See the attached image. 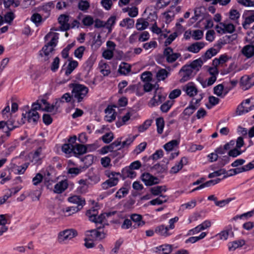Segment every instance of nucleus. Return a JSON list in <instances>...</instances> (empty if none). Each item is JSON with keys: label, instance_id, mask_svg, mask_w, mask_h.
Instances as JSON below:
<instances>
[{"label": "nucleus", "instance_id": "nucleus-1", "mask_svg": "<svg viewBox=\"0 0 254 254\" xmlns=\"http://www.w3.org/2000/svg\"><path fill=\"white\" fill-rule=\"evenodd\" d=\"M59 34L57 33L50 32L46 35L45 40H50V41L43 47L40 52V56L43 61L47 62L49 60L50 54L54 51V48L57 44Z\"/></svg>", "mask_w": 254, "mask_h": 254}, {"label": "nucleus", "instance_id": "nucleus-2", "mask_svg": "<svg viewBox=\"0 0 254 254\" xmlns=\"http://www.w3.org/2000/svg\"><path fill=\"white\" fill-rule=\"evenodd\" d=\"M72 88V96L77 100L78 103L82 101L83 99L86 96L88 93L89 89L86 86L77 83H72L69 85Z\"/></svg>", "mask_w": 254, "mask_h": 254}, {"label": "nucleus", "instance_id": "nucleus-3", "mask_svg": "<svg viewBox=\"0 0 254 254\" xmlns=\"http://www.w3.org/2000/svg\"><path fill=\"white\" fill-rule=\"evenodd\" d=\"M179 220L178 217H175L169 220V226L160 225L156 227L155 232L158 235L165 237H168L173 234V230L175 228V223Z\"/></svg>", "mask_w": 254, "mask_h": 254}, {"label": "nucleus", "instance_id": "nucleus-4", "mask_svg": "<svg viewBox=\"0 0 254 254\" xmlns=\"http://www.w3.org/2000/svg\"><path fill=\"white\" fill-rule=\"evenodd\" d=\"M86 214L91 221L100 224L103 222L106 217H108L110 215V213H102L97 216V211L94 209L87 211Z\"/></svg>", "mask_w": 254, "mask_h": 254}, {"label": "nucleus", "instance_id": "nucleus-5", "mask_svg": "<svg viewBox=\"0 0 254 254\" xmlns=\"http://www.w3.org/2000/svg\"><path fill=\"white\" fill-rule=\"evenodd\" d=\"M77 235L76 230L71 229H66L61 232L58 235V241L63 243L65 241L70 240Z\"/></svg>", "mask_w": 254, "mask_h": 254}, {"label": "nucleus", "instance_id": "nucleus-6", "mask_svg": "<svg viewBox=\"0 0 254 254\" xmlns=\"http://www.w3.org/2000/svg\"><path fill=\"white\" fill-rule=\"evenodd\" d=\"M163 55L166 58V61L169 63H174L181 57L180 53H174L173 49L171 47H167L164 49Z\"/></svg>", "mask_w": 254, "mask_h": 254}, {"label": "nucleus", "instance_id": "nucleus-7", "mask_svg": "<svg viewBox=\"0 0 254 254\" xmlns=\"http://www.w3.org/2000/svg\"><path fill=\"white\" fill-rule=\"evenodd\" d=\"M165 99V96L163 95L159 89L155 91L153 98L150 100L148 104L150 107H154L160 104Z\"/></svg>", "mask_w": 254, "mask_h": 254}, {"label": "nucleus", "instance_id": "nucleus-8", "mask_svg": "<svg viewBox=\"0 0 254 254\" xmlns=\"http://www.w3.org/2000/svg\"><path fill=\"white\" fill-rule=\"evenodd\" d=\"M193 70L191 69V67L188 65H185L181 68L180 71V74L182 76L180 79L181 82H184L189 80L192 76Z\"/></svg>", "mask_w": 254, "mask_h": 254}, {"label": "nucleus", "instance_id": "nucleus-9", "mask_svg": "<svg viewBox=\"0 0 254 254\" xmlns=\"http://www.w3.org/2000/svg\"><path fill=\"white\" fill-rule=\"evenodd\" d=\"M141 180L146 186H152L159 183V180L157 177H154L148 173H144L142 174Z\"/></svg>", "mask_w": 254, "mask_h": 254}, {"label": "nucleus", "instance_id": "nucleus-10", "mask_svg": "<svg viewBox=\"0 0 254 254\" xmlns=\"http://www.w3.org/2000/svg\"><path fill=\"white\" fill-rule=\"evenodd\" d=\"M182 90L186 94L190 97H192L196 95L198 92V90L194 83L190 82L185 85L182 87Z\"/></svg>", "mask_w": 254, "mask_h": 254}, {"label": "nucleus", "instance_id": "nucleus-11", "mask_svg": "<svg viewBox=\"0 0 254 254\" xmlns=\"http://www.w3.org/2000/svg\"><path fill=\"white\" fill-rule=\"evenodd\" d=\"M22 116L24 118H27L29 123L36 124L40 116L38 112L34 110H30L25 114L23 113Z\"/></svg>", "mask_w": 254, "mask_h": 254}, {"label": "nucleus", "instance_id": "nucleus-12", "mask_svg": "<svg viewBox=\"0 0 254 254\" xmlns=\"http://www.w3.org/2000/svg\"><path fill=\"white\" fill-rule=\"evenodd\" d=\"M58 21L60 26V30L62 31H67L70 29L69 21V16L65 14L61 15L58 18Z\"/></svg>", "mask_w": 254, "mask_h": 254}, {"label": "nucleus", "instance_id": "nucleus-13", "mask_svg": "<svg viewBox=\"0 0 254 254\" xmlns=\"http://www.w3.org/2000/svg\"><path fill=\"white\" fill-rule=\"evenodd\" d=\"M252 78L248 75H244L241 78L240 84L244 90H246L254 85V82H252Z\"/></svg>", "mask_w": 254, "mask_h": 254}, {"label": "nucleus", "instance_id": "nucleus-14", "mask_svg": "<svg viewBox=\"0 0 254 254\" xmlns=\"http://www.w3.org/2000/svg\"><path fill=\"white\" fill-rule=\"evenodd\" d=\"M68 200L69 202L73 203L75 207H77L81 210L85 204V200L82 199L80 196L74 195L68 197Z\"/></svg>", "mask_w": 254, "mask_h": 254}, {"label": "nucleus", "instance_id": "nucleus-15", "mask_svg": "<svg viewBox=\"0 0 254 254\" xmlns=\"http://www.w3.org/2000/svg\"><path fill=\"white\" fill-rule=\"evenodd\" d=\"M205 45V44L203 42H196L189 46L187 48V50L193 53H197L204 48Z\"/></svg>", "mask_w": 254, "mask_h": 254}, {"label": "nucleus", "instance_id": "nucleus-16", "mask_svg": "<svg viewBox=\"0 0 254 254\" xmlns=\"http://www.w3.org/2000/svg\"><path fill=\"white\" fill-rule=\"evenodd\" d=\"M87 147L86 146L81 144L75 143L73 146V155L75 156L82 155L86 152Z\"/></svg>", "mask_w": 254, "mask_h": 254}, {"label": "nucleus", "instance_id": "nucleus-17", "mask_svg": "<svg viewBox=\"0 0 254 254\" xmlns=\"http://www.w3.org/2000/svg\"><path fill=\"white\" fill-rule=\"evenodd\" d=\"M119 181V178H111L102 184V188L104 190H107L111 187L116 186Z\"/></svg>", "mask_w": 254, "mask_h": 254}, {"label": "nucleus", "instance_id": "nucleus-18", "mask_svg": "<svg viewBox=\"0 0 254 254\" xmlns=\"http://www.w3.org/2000/svg\"><path fill=\"white\" fill-rule=\"evenodd\" d=\"M167 190L165 186H157L152 187L150 189V191L154 195H160V197L166 198L167 196L160 194L163 191L165 192Z\"/></svg>", "mask_w": 254, "mask_h": 254}, {"label": "nucleus", "instance_id": "nucleus-19", "mask_svg": "<svg viewBox=\"0 0 254 254\" xmlns=\"http://www.w3.org/2000/svg\"><path fill=\"white\" fill-rule=\"evenodd\" d=\"M67 181L66 180L62 181L55 186L54 191L56 193H61L67 188Z\"/></svg>", "mask_w": 254, "mask_h": 254}, {"label": "nucleus", "instance_id": "nucleus-20", "mask_svg": "<svg viewBox=\"0 0 254 254\" xmlns=\"http://www.w3.org/2000/svg\"><path fill=\"white\" fill-rule=\"evenodd\" d=\"M78 63L76 61H71L69 62L67 67L65 68L62 67L61 72L65 70V74L66 76L70 75L74 69L78 66Z\"/></svg>", "mask_w": 254, "mask_h": 254}, {"label": "nucleus", "instance_id": "nucleus-21", "mask_svg": "<svg viewBox=\"0 0 254 254\" xmlns=\"http://www.w3.org/2000/svg\"><path fill=\"white\" fill-rule=\"evenodd\" d=\"M79 209L74 206H71L63 208L61 213L65 217L69 216L79 211Z\"/></svg>", "mask_w": 254, "mask_h": 254}, {"label": "nucleus", "instance_id": "nucleus-22", "mask_svg": "<svg viewBox=\"0 0 254 254\" xmlns=\"http://www.w3.org/2000/svg\"><path fill=\"white\" fill-rule=\"evenodd\" d=\"M242 53L247 58H250L254 55V46L248 45L242 50Z\"/></svg>", "mask_w": 254, "mask_h": 254}, {"label": "nucleus", "instance_id": "nucleus-23", "mask_svg": "<svg viewBox=\"0 0 254 254\" xmlns=\"http://www.w3.org/2000/svg\"><path fill=\"white\" fill-rule=\"evenodd\" d=\"M131 220L136 224L133 226L134 228L142 226L144 225L145 222L142 221V217L140 214H133L130 215Z\"/></svg>", "mask_w": 254, "mask_h": 254}, {"label": "nucleus", "instance_id": "nucleus-24", "mask_svg": "<svg viewBox=\"0 0 254 254\" xmlns=\"http://www.w3.org/2000/svg\"><path fill=\"white\" fill-rule=\"evenodd\" d=\"M218 53V50L214 48H211L207 50L203 55L201 58L205 62L207 60L210 59L212 57Z\"/></svg>", "mask_w": 254, "mask_h": 254}, {"label": "nucleus", "instance_id": "nucleus-25", "mask_svg": "<svg viewBox=\"0 0 254 254\" xmlns=\"http://www.w3.org/2000/svg\"><path fill=\"white\" fill-rule=\"evenodd\" d=\"M248 13L249 15L245 18V21L242 23L243 27L245 29H248L249 26L254 22V11H250Z\"/></svg>", "mask_w": 254, "mask_h": 254}, {"label": "nucleus", "instance_id": "nucleus-26", "mask_svg": "<svg viewBox=\"0 0 254 254\" xmlns=\"http://www.w3.org/2000/svg\"><path fill=\"white\" fill-rule=\"evenodd\" d=\"M214 93L217 96L223 98L227 94L228 91L224 89V86L222 84H218L213 88Z\"/></svg>", "mask_w": 254, "mask_h": 254}, {"label": "nucleus", "instance_id": "nucleus-27", "mask_svg": "<svg viewBox=\"0 0 254 254\" xmlns=\"http://www.w3.org/2000/svg\"><path fill=\"white\" fill-rule=\"evenodd\" d=\"M229 58L225 55H221L219 58H215L213 60L212 65L214 66H218L219 65H222L228 60Z\"/></svg>", "mask_w": 254, "mask_h": 254}, {"label": "nucleus", "instance_id": "nucleus-28", "mask_svg": "<svg viewBox=\"0 0 254 254\" xmlns=\"http://www.w3.org/2000/svg\"><path fill=\"white\" fill-rule=\"evenodd\" d=\"M204 62L203 60L200 58L193 61L190 65H188V66H190L191 69L192 70H195L196 71H198L202 66Z\"/></svg>", "mask_w": 254, "mask_h": 254}, {"label": "nucleus", "instance_id": "nucleus-29", "mask_svg": "<svg viewBox=\"0 0 254 254\" xmlns=\"http://www.w3.org/2000/svg\"><path fill=\"white\" fill-rule=\"evenodd\" d=\"M122 174L125 178L131 179L135 178L136 175V172L128 167H126L123 169Z\"/></svg>", "mask_w": 254, "mask_h": 254}, {"label": "nucleus", "instance_id": "nucleus-30", "mask_svg": "<svg viewBox=\"0 0 254 254\" xmlns=\"http://www.w3.org/2000/svg\"><path fill=\"white\" fill-rule=\"evenodd\" d=\"M244 102H242L240 105H239L236 110V114L237 115H241L245 113H248L249 111L253 110L254 108V106H251L249 108H245L244 106Z\"/></svg>", "mask_w": 254, "mask_h": 254}, {"label": "nucleus", "instance_id": "nucleus-31", "mask_svg": "<svg viewBox=\"0 0 254 254\" xmlns=\"http://www.w3.org/2000/svg\"><path fill=\"white\" fill-rule=\"evenodd\" d=\"M148 22L143 18H139L137 20L136 28L138 30H143L148 26Z\"/></svg>", "mask_w": 254, "mask_h": 254}, {"label": "nucleus", "instance_id": "nucleus-32", "mask_svg": "<svg viewBox=\"0 0 254 254\" xmlns=\"http://www.w3.org/2000/svg\"><path fill=\"white\" fill-rule=\"evenodd\" d=\"M245 244V242L243 240L234 241L229 245V250L230 251H233L236 249L242 247Z\"/></svg>", "mask_w": 254, "mask_h": 254}, {"label": "nucleus", "instance_id": "nucleus-33", "mask_svg": "<svg viewBox=\"0 0 254 254\" xmlns=\"http://www.w3.org/2000/svg\"><path fill=\"white\" fill-rule=\"evenodd\" d=\"M179 144V141L174 139L172 140L167 143H166L164 145V148L167 151H172L175 147H177L178 146Z\"/></svg>", "mask_w": 254, "mask_h": 254}, {"label": "nucleus", "instance_id": "nucleus-34", "mask_svg": "<svg viewBox=\"0 0 254 254\" xmlns=\"http://www.w3.org/2000/svg\"><path fill=\"white\" fill-rule=\"evenodd\" d=\"M220 24L223 26L224 33H232L235 31V26L232 23L220 22Z\"/></svg>", "mask_w": 254, "mask_h": 254}, {"label": "nucleus", "instance_id": "nucleus-35", "mask_svg": "<svg viewBox=\"0 0 254 254\" xmlns=\"http://www.w3.org/2000/svg\"><path fill=\"white\" fill-rule=\"evenodd\" d=\"M197 107L198 106H195L194 105H193L192 102L191 101L189 106L184 110L183 114L184 116L189 117L194 113Z\"/></svg>", "mask_w": 254, "mask_h": 254}, {"label": "nucleus", "instance_id": "nucleus-36", "mask_svg": "<svg viewBox=\"0 0 254 254\" xmlns=\"http://www.w3.org/2000/svg\"><path fill=\"white\" fill-rule=\"evenodd\" d=\"M134 21L130 18H126L124 19L120 23V26L122 27H127V29L133 27Z\"/></svg>", "mask_w": 254, "mask_h": 254}, {"label": "nucleus", "instance_id": "nucleus-37", "mask_svg": "<svg viewBox=\"0 0 254 254\" xmlns=\"http://www.w3.org/2000/svg\"><path fill=\"white\" fill-rule=\"evenodd\" d=\"M100 71L104 75H108L110 72V67L106 63H101L99 64Z\"/></svg>", "mask_w": 254, "mask_h": 254}, {"label": "nucleus", "instance_id": "nucleus-38", "mask_svg": "<svg viewBox=\"0 0 254 254\" xmlns=\"http://www.w3.org/2000/svg\"><path fill=\"white\" fill-rule=\"evenodd\" d=\"M5 129L4 130V132L6 133V136L9 137L10 135V131L14 129L16 127L13 126V123L11 121H7L5 122Z\"/></svg>", "mask_w": 254, "mask_h": 254}, {"label": "nucleus", "instance_id": "nucleus-39", "mask_svg": "<svg viewBox=\"0 0 254 254\" xmlns=\"http://www.w3.org/2000/svg\"><path fill=\"white\" fill-rule=\"evenodd\" d=\"M90 7V3L86 0H80L78 3V8L80 10L85 11Z\"/></svg>", "mask_w": 254, "mask_h": 254}, {"label": "nucleus", "instance_id": "nucleus-40", "mask_svg": "<svg viewBox=\"0 0 254 254\" xmlns=\"http://www.w3.org/2000/svg\"><path fill=\"white\" fill-rule=\"evenodd\" d=\"M156 124L157 126V130L159 134L163 132L164 127V121L163 118H158L156 120Z\"/></svg>", "mask_w": 254, "mask_h": 254}, {"label": "nucleus", "instance_id": "nucleus-41", "mask_svg": "<svg viewBox=\"0 0 254 254\" xmlns=\"http://www.w3.org/2000/svg\"><path fill=\"white\" fill-rule=\"evenodd\" d=\"M130 71V67L129 65L125 63H123L120 65L119 72L123 74H126Z\"/></svg>", "mask_w": 254, "mask_h": 254}, {"label": "nucleus", "instance_id": "nucleus-42", "mask_svg": "<svg viewBox=\"0 0 254 254\" xmlns=\"http://www.w3.org/2000/svg\"><path fill=\"white\" fill-rule=\"evenodd\" d=\"M156 249L164 252V254H169L171 253L172 251V246L169 244H166L157 247Z\"/></svg>", "mask_w": 254, "mask_h": 254}, {"label": "nucleus", "instance_id": "nucleus-43", "mask_svg": "<svg viewBox=\"0 0 254 254\" xmlns=\"http://www.w3.org/2000/svg\"><path fill=\"white\" fill-rule=\"evenodd\" d=\"M73 144L65 143L62 146V151L66 154H73Z\"/></svg>", "mask_w": 254, "mask_h": 254}, {"label": "nucleus", "instance_id": "nucleus-44", "mask_svg": "<svg viewBox=\"0 0 254 254\" xmlns=\"http://www.w3.org/2000/svg\"><path fill=\"white\" fill-rule=\"evenodd\" d=\"M135 138V135H129L126 140L122 142L121 146L118 149L125 147H128L134 140Z\"/></svg>", "mask_w": 254, "mask_h": 254}, {"label": "nucleus", "instance_id": "nucleus-45", "mask_svg": "<svg viewBox=\"0 0 254 254\" xmlns=\"http://www.w3.org/2000/svg\"><path fill=\"white\" fill-rule=\"evenodd\" d=\"M168 72L165 69L159 70L156 74V77L158 80H163L168 76Z\"/></svg>", "mask_w": 254, "mask_h": 254}, {"label": "nucleus", "instance_id": "nucleus-46", "mask_svg": "<svg viewBox=\"0 0 254 254\" xmlns=\"http://www.w3.org/2000/svg\"><path fill=\"white\" fill-rule=\"evenodd\" d=\"M85 50V48L84 46H80L74 51V56L78 59H81Z\"/></svg>", "mask_w": 254, "mask_h": 254}, {"label": "nucleus", "instance_id": "nucleus-47", "mask_svg": "<svg viewBox=\"0 0 254 254\" xmlns=\"http://www.w3.org/2000/svg\"><path fill=\"white\" fill-rule=\"evenodd\" d=\"M230 232H231L233 234V232H232L230 230H223L218 234L216 236H218L220 240H226L228 238Z\"/></svg>", "mask_w": 254, "mask_h": 254}, {"label": "nucleus", "instance_id": "nucleus-48", "mask_svg": "<svg viewBox=\"0 0 254 254\" xmlns=\"http://www.w3.org/2000/svg\"><path fill=\"white\" fill-rule=\"evenodd\" d=\"M131 114L130 112H127L125 116L122 117L121 122H117L116 124L118 127H120L121 126L126 124L127 122L131 117Z\"/></svg>", "mask_w": 254, "mask_h": 254}, {"label": "nucleus", "instance_id": "nucleus-49", "mask_svg": "<svg viewBox=\"0 0 254 254\" xmlns=\"http://www.w3.org/2000/svg\"><path fill=\"white\" fill-rule=\"evenodd\" d=\"M203 35V33L202 30H195L192 31L191 37L195 40H198L202 38Z\"/></svg>", "mask_w": 254, "mask_h": 254}, {"label": "nucleus", "instance_id": "nucleus-50", "mask_svg": "<svg viewBox=\"0 0 254 254\" xmlns=\"http://www.w3.org/2000/svg\"><path fill=\"white\" fill-rule=\"evenodd\" d=\"M173 104V101H167L161 106L160 109L164 112H167Z\"/></svg>", "mask_w": 254, "mask_h": 254}, {"label": "nucleus", "instance_id": "nucleus-51", "mask_svg": "<svg viewBox=\"0 0 254 254\" xmlns=\"http://www.w3.org/2000/svg\"><path fill=\"white\" fill-rule=\"evenodd\" d=\"M128 192L127 189L125 188H122L119 190L116 194V197L119 199L124 197Z\"/></svg>", "mask_w": 254, "mask_h": 254}, {"label": "nucleus", "instance_id": "nucleus-52", "mask_svg": "<svg viewBox=\"0 0 254 254\" xmlns=\"http://www.w3.org/2000/svg\"><path fill=\"white\" fill-rule=\"evenodd\" d=\"M82 22L84 26H89L94 23L93 18L90 15H86L82 19Z\"/></svg>", "mask_w": 254, "mask_h": 254}, {"label": "nucleus", "instance_id": "nucleus-53", "mask_svg": "<svg viewBox=\"0 0 254 254\" xmlns=\"http://www.w3.org/2000/svg\"><path fill=\"white\" fill-rule=\"evenodd\" d=\"M28 166L26 164L20 166H15L13 168L16 174H23L26 170Z\"/></svg>", "mask_w": 254, "mask_h": 254}, {"label": "nucleus", "instance_id": "nucleus-54", "mask_svg": "<svg viewBox=\"0 0 254 254\" xmlns=\"http://www.w3.org/2000/svg\"><path fill=\"white\" fill-rule=\"evenodd\" d=\"M114 138L113 133L111 132L106 133L102 137V140L106 143H109L112 141Z\"/></svg>", "mask_w": 254, "mask_h": 254}, {"label": "nucleus", "instance_id": "nucleus-55", "mask_svg": "<svg viewBox=\"0 0 254 254\" xmlns=\"http://www.w3.org/2000/svg\"><path fill=\"white\" fill-rule=\"evenodd\" d=\"M164 16L165 18V21L167 23L170 22L174 17V13L170 10H168L164 13Z\"/></svg>", "mask_w": 254, "mask_h": 254}, {"label": "nucleus", "instance_id": "nucleus-56", "mask_svg": "<svg viewBox=\"0 0 254 254\" xmlns=\"http://www.w3.org/2000/svg\"><path fill=\"white\" fill-rule=\"evenodd\" d=\"M153 88H155V90L159 88V85H153L150 83H146L143 86V89L145 92H149L151 91Z\"/></svg>", "mask_w": 254, "mask_h": 254}, {"label": "nucleus", "instance_id": "nucleus-57", "mask_svg": "<svg viewBox=\"0 0 254 254\" xmlns=\"http://www.w3.org/2000/svg\"><path fill=\"white\" fill-rule=\"evenodd\" d=\"M53 5L54 4L53 2H47L41 7V9L49 14L50 11L52 9V8L53 7Z\"/></svg>", "mask_w": 254, "mask_h": 254}, {"label": "nucleus", "instance_id": "nucleus-58", "mask_svg": "<svg viewBox=\"0 0 254 254\" xmlns=\"http://www.w3.org/2000/svg\"><path fill=\"white\" fill-rule=\"evenodd\" d=\"M151 120H146L144 123L138 127V130L140 132H143L146 130L151 125Z\"/></svg>", "mask_w": 254, "mask_h": 254}, {"label": "nucleus", "instance_id": "nucleus-59", "mask_svg": "<svg viewBox=\"0 0 254 254\" xmlns=\"http://www.w3.org/2000/svg\"><path fill=\"white\" fill-rule=\"evenodd\" d=\"M196 201L193 199L190 202L183 204L181 205V207L183 209H191L194 207L196 205Z\"/></svg>", "mask_w": 254, "mask_h": 254}, {"label": "nucleus", "instance_id": "nucleus-60", "mask_svg": "<svg viewBox=\"0 0 254 254\" xmlns=\"http://www.w3.org/2000/svg\"><path fill=\"white\" fill-rule=\"evenodd\" d=\"M226 173V171L225 169H220L219 170L215 171L213 173H210L208 175L209 178H212L216 177L219 176L222 174L224 175Z\"/></svg>", "mask_w": 254, "mask_h": 254}, {"label": "nucleus", "instance_id": "nucleus-61", "mask_svg": "<svg viewBox=\"0 0 254 254\" xmlns=\"http://www.w3.org/2000/svg\"><path fill=\"white\" fill-rule=\"evenodd\" d=\"M101 3L103 7L106 10H110L113 5L112 0H102Z\"/></svg>", "mask_w": 254, "mask_h": 254}, {"label": "nucleus", "instance_id": "nucleus-62", "mask_svg": "<svg viewBox=\"0 0 254 254\" xmlns=\"http://www.w3.org/2000/svg\"><path fill=\"white\" fill-rule=\"evenodd\" d=\"M103 57L107 60H111L114 56V51L107 49L104 51L102 54Z\"/></svg>", "mask_w": 254, "mask_h": 254}, {"label": "nucleus", "instance_id": "nucleus-63", "mask_svg": "<svg viewBox=\"0 0 254 254\" xmlns=\"http://www.w3.org/2000/svg\"><path fill=\"white\" fill-rule=\"evenodd\" d=\"M59 64H60V59L58 57H56L54 61L52 63L51 69V70L55 72L57 70V69L59 68Z\"/></svg>", "mask_w": 254, "mask_h": 254}, {"label": "nucleus", "instance_id": "nucleus-64", "mask_svg": "<svg viewBox=\"0 0 254 254\" xmlns=\"http://www.w3.org/2000/svg\"><path fill=\"white\" fill-rule=\"evenodd\" d=\"M43 179V175L40 173H37L32 179L33 185L37 186L42 182Z\"/></svg>", "mask_w": 254, "mask_h": 254}]
</instances>
